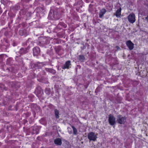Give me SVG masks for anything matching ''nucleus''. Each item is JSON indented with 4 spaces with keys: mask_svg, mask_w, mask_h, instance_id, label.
<instances>
[{
    "mask_svg": "<svg viewBox=\"0 0 148 148\" xmlns=\"http://www.w3.org/2000/svg\"><path fill=\"white\" fill-rule=\"evenodd\" d=\"M3 89L6 90H8V88L5 87L3 84H0V91H2Z\"/></svg>",
    "mask_w": 148,
    "mask_h": 148,
    "instance_id": "a211bd4d",
    "label": "nucleus"
},
{
    "mask_svg": "<svg viewBox=\"0 0 148 148\" xmlns=\"http://www.w3.org/2000/svg\"><path fill=\"white\" fill-rule=\"evenodd\" d=\"M42 66V63H39L37 65V66L39 68H41Z\"/></svg>",
    "mask_w": 148,
    "mask_h": 148,
    "instance_id": "393cba45",
    "label": "nucleus"
},
{
    "mask_svg": "<svg viewBox=\"0 0 148 148\" xmlns=\"http://www.w3.org/2000/svg\"><path fill=\"white\" fill-rule=\"evenodd\" d=\"M88 138L90 140H92L95 141L97 138V137L95 133L93 132L89 133L88 135Z\"/></svg>",
    "mask_w": 148,
    "mask_h": 148,
    "instance_id": "20e7f679",
    "label": "nucleus"
},
{
    "mask_svg": "<svg viewBox=\"0 0 148 148\" xmlns=\"http://www.w3.org/2000/svg\"><path fill=\"white\" fill-rule=\"evenodd\" d=\"M12 61V59L10 58L8 59L6 61V64L9 65H11L12 64L11 62Z\"/></svg>",
    "mask_w": 148,
    "mask_h": 148,
    "instance_id": "412c9836",
    "label": "nucleus"
},
{
    "mask_svg": "<svg viewBox=\"0 0 148 148\" xmlns=\"http://www.w3.org/2000/svg\"><path fill=\"white\" fill-rule=\"evenodd\" d=\"M71 65V61L70 60H68L66 62L63 66H62V68L64 69H68L71 67L70 66Z\"/></svg>",
    "mask_w": 148,
    "mask_h": 148,
    "instance_id": "9d476101",
    "label": "nucleus"
},
{
    "mask_svg": "<svg viewBox=\"0 0 148 148\" xmlns=\"http://www.w3.org/2000/svg\"><path fill=\"white\" fill-rule=\"evenodd\" d=\"M46 70L48 72H50L53 74H54L56 73V71L53 69L46 68Z\"/></svg>",
    "mask_w": 148,
    "mask_h": 148,
    "instance_id": "dca6fc26",
    "label": "nucleus"
},
{
    "mask_svg": "<svg viewBox=\"0 0 148 148\" xmlns=\"http://www.w3.org/2000/svg\"><path fill=\"white\" fill-rule=\"evenodd\" d=\"M126 118L125 116H123L119 114L117 116L116 121L118 123L120 124H124L126 121Z\"/></svg>",
    "mask_w": 148,
    "mask_h": 148,
    "instance_id": "f257e3e1",
    "label": "nucleus"
},
{
    "mask_svg": "<svg viewBox=\"0 0 148 148\" xmlns=\"http://www.w3.org/2000/svg\"><path fill=\"white\" fill-rule=\"evenodd\" d=\"M106 10L105 9H102L100 10V11L99 13V17L100 18H102L104 14H105L106 13Z\"/></svg>",
    "mask_w": 148,
    "mask_h": 148,
    "instance_id": "4468645a",
    "label": "nucleus"
},
{
    "mask_svg": "<svg viewBox=\"0 0 148 148\" xmlns=\"http://www.w3.org/2000/svg\"><path fill=\"white\" fill-rule=\"evenodd\" d=\"M56 17V15L55 14L54 11L53 10H51L49 14L48 18L51 19H54Z\"/></svg>",
    "mask_w": 148,
    "mask_h": 148,
    "instance_id": "6e6552de",
    "label": "nucleus"
},
{
    "mask_svg": "<svg viewBox=\"0 0 148 148\" xmlns=\"http://www.w3.org/2000/svg\"><path fill=\"white\" fill-rule=\"evenodd\" d=\"M40 48L38 47H34L33 49V54L34 56H37L40 54Z\"/></svg>",
    "mask_w": 148,
    "mask_h": 148,
    "instance_id": "0eeeda50",
    "label": "nucleus"
},
{
    "mask_svg": "<svg viewBox=\"0 0 148 148\" xmlns=\"http://www.w3.org/2000/svg\"><path fill=\"white\" fill-rule=\"evenodd\" d=\"M71 127L73 129L74 134L75 135L76 134L77 132V129L73 125H71Z\"/></svg>",
    "mask_w": 148,
    "mask_h": 148,
    "instance_id": "4be33fe9",
    "label": "nucleus"
},
{
    "mask_svg": "<svg viewBox=\"0 0 148 148\" xmlns=\"http://www.w3.org/2000/svg\"><path fill=\"white\" fill-rule=\"evenodd\" d=\"M29 50V48H22L20 50L19 53L21 54H23L28 52Z\"/></svg>",
    "mask_w": 148,
    "mask_h": 148,
    "instance_id": "9b49d317",
    "label": "nucleus"
},
{
    "mask_svg": "<svg viewBox=\"0 0 148 148\" xmlns=\"http://www.w3.org/2000/svg\"><path fill=\"white\" fill-rule=\"evenodd\" d=\"M121 8H120L118 9L116 11L115 15L117 17H120L121 15Z\"/></svg>",
    "mask_w": 148,
    "mask_h": 148,
    "instance_id": "2eb2a0df",
    "label": "nucleus"
},
{
    "mask_svg": "<svg viewBox=\"0 0 148 148\" xmlns=\"http://www.w3.org/2000/svg\"><path fill=\"white\" fill-rule=\"evenodd\" d=\"M61 25V26L64 27V28H65L66 27V25L64 23H60L58 25Z\"/></svg>",
    "mask_w": 148,
    "mask_h": 148,
    "instance_id": "5701e85b",
    "label": "nucleus"
},
{
    "mask_svg": "<svg viewBox=\"0 0 148 148\" xmlns=\"http://www.w3.org/2000/svg\"><path fill=\"white\" fill-rule=\"evenodd\" d=\"M71 129V128H70L69 127L68 128V129Z\"/></svg>",
    "mask_w": 148,
    "mask_h": 148,
    "instance_id": "c85d7f7f",
    "label": "nucleus"
},
{
    "mask_svg": "<svg viewBox=\"0 0 148 148\" xmlns=\"http://www.w3.org/2000/svg\"><path fill=\"white\" fill-rule=\"evenodd\" d=\"M116 118L111 114L109 115L108 121L109 123L111 125H113L116 124Z\"/></svg>",
    "mask_w": 148,
    "mask_h": 148,
    "instance_id": "7ed1b4c3",
    "label": "nucleus"
},
{
    "mask_svg": "<svg viewBox=\"0 0 148 148\" xmlns=\"http://www.w3.org/2000/svg\"><path fill=\"white\" fill-rule=\"evenodd\" d=\"M146 20H147V21H148V15L147 16L146 18H145Z\"/></svg>",
    "mask_w": 148,
    "mask_h": 148,
    "instance_id": "a878e982",
    "label": "nucleus"
},
{
    "mask_svg": "<svg viewBox=\"0 0 148 148\" xmlns=\"http://www.w3.org/2000/svg\"><path fill=\"white\" fill-rule=\"evenodd\" d=\"M129 21L131 23H133L135 21V16L134 14L132 13L130 14L128 16Z\"/></svg>",
    "mask_w": 148,
    "mask_h": 148,
    "instance_id": "423d86ee",
    "label": "nucleus"
},
{
    "mask_svg": "<svg viewBox=\"0 0 148 148\" xmlns=\"http://www.w3.org/2000/svg\"><path fill=\"white\" fill-rule=\"evenodd\" d=\"M14 148H19V147H14Z\"/></svg>",
    "mask_w": 148,
    "mask_h": 148,
    "instance_id": "cd10ccee",
    "label": "nucleus"
},
{
    "mask_svg": "<svg viewBox=\"0 0 148 148\" xmlns=\"http://www.w3.org/2000/svg\"><path fill=\"white\" fill-rule=\"evenodd\" d=\"M35 92L38 97L41 96L43 93V90L42 89L41 87L40 86L37 87Z\"/></svg>",
    "mask_w": 148,
    "mask_h": 148,
    "instance_id": "39448f33",
    "label": "nucleus"
},
{
    "mask_svg": "<svg viewBox=\"0 0 148 148\" xmlns=\"http://www.w3.org/2000/svg\"><path fill=\"white\" fill-rule=\"evenodd\" d=\"M45 92L47 95H49L51 92L50 89L49 88H46L45 90Z\"/></svg>",
    "mask_w": 148,
    "mask_h": 148,
    "instance_id": "6ab92c4d",
    "label": "nucleus"
},
{
    "mask_svg": "<svg viewBox=\"0 0 148 148\" xmlns=\"http://www.w3.org/2000/svg\"><path fill=\"white\" fill-rule=\"evenodd\" d=\"M5 56V55L4 54L0 55V62H2L3 58L4 56Z\"/></svg>",
    "mask_w": 148,
    "mask_h": 148,
    "instance_id": "b1692460",
    "label": "nucleus"
},
{
    "mask_svg": "<svg viewBox=\"0 0 148 148\" xmlns=\"http://www.w3.org/2000/svg\"><path fill=\"white\" fill-rule=\"evenodd\" d=\"M116 48H117V49H120V48L118 46H116Z\"/></svg>",
    "mask_w": 148,
    "mask_h": 148,
    "instance_id": "bb28decb",
    "label": "nucleus"
},
{
    "mask_svg": "<svg viewBox=\"0 0 148 148\" xmlns=\"http://www.w3.org/2000/svg\"><path fill=\"white\" fill-rule=\"evenodd\" d=\"M126 44L130 50H132L133 49L134 44L130 40L127 41Z\"/></svg>",
    "mask_w": 148,
    "mask_h": 148,
    "instance_id": "f8f14e48",
    "label": "nucleus"
},
{
    "mask_svg": "<svg viewBox=\"0 0 148 148\" xmlns=\"http://www.w3.org/2000/svg\"><path fill=\"white\" fill-rule=\"evenodd\" d=\"M39 41L38 45L40 46H43L44 45L47 44L48 42V40L47 38L45 37H41L39 38Z\"/></svg>",
    "mask_w": 148,
    "mask_h": 148,
    "instance_id": "f03ea898",
    "label": "nucleus"
},
{
    "mask_svg": "<svg viewBox=\"0 0 148 148\" xmlns=\"http://www.w3.org/2000/svg\"><path fill=\"white\" fill-rule=\"evenodd\" d=\"M19 34L21 36H27L29 34L28 30L24 29L23 30H21L19 31Z\"/></svg>",
    "mask_w": 148,
    "mask_h": 148,
    "instance_id": "1a4fd4ad",
    "label": "nucleus"
},
{
    "mask_svg": "<svg viewBox=\"0 0 148 148\" xmlns=\"http://www.w3.org/2000/svg\"><path fill=\"white\" fill-rule=\"evenodd\" d=\"M54 143L57 145H60L62 144V140L59 138H57L54 140Z\"/></svg>",
    "mask_w": 148,
    "mask_h": 148,
    "instance_id": "ddd939ff",
    "label": "nucleus"
},
{
    "mask_svg": "<svg viewBox=\"0 0 148 148\" xmlns=\"http://www.w3.org/2000/svg\"><path fill=\"white\" fill-rule=\"evenodd\" d=\"M69 133H71V131L70 132H69Z\"/></svg>",
    "mask_w": 148,
    "mask_h": 148,
    "instance_id": "c756f323",
    "label": "nucleus"
},
{
    "mask_svg": "<svg viewBox=\"0 0 148 148\" xmlns=\"http://www.w3.org/2000/svg\"><path fill=\"white\" fill-rule=\"evenodd\" d=\"M54 112L56 118L57 119L59 118L60 116H59V111L56 109L55 110Z\"/></svg>",
    "mask_w": 148,
    "mask_h": 148,
    "instance_id": "f3484780",
    "label": "nucleus"
},
{
    "mask_svg": "<svg viewBox=\"0 0 148 148\" xmlns=\"http://www.w3.org/2000/svg\"><path fill=\"white\" fill-rule=\"evenodd\" d=\"M79 60L81 61H83L85 60V57L83 55H80L78 56Z\"/></svg>",
    "mask_w": 148,
    "mask_h": 148,
    "instance_id": "aec40b11",
    "label": "nucleus"
}]
</instances>
